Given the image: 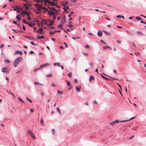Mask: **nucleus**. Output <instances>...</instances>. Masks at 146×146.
Wrapping results in <instances>:
<instances>
[{"instance_id": "e2e57ef3", "label": "nucleus", "mask_w": 146, "mask_h": 146, "mask_svg": "<svg viewBox=\"0 0 146 146\" xmlns=\"http://www.w3.org/2000/svg\"><path fill=\"white\" fill-rule=\"evenodd\" d=\"M47 77H51L52 76V74H48L47 75Z\"/></svg>"}, {"instance_id": "f257e3e1", "label": "nucleus", "mask_w": 146, "mask_h": 146, "mask_svg": "<svg viewBox=\"0 0 146 146\" xmlns=\"http://www.w3.org/2000/svg\"><path fill=\"white\" fill-rule=\"evenodd\" d=\"M50 11H49L48 10H44L43 12L44 13H46V11H48V15L50 16H52L53 19L55 20L56 19V16L58 12L60 11V10H49Z\"/></svg>"}, {"instance_id": "0e129e2a", "label": "nucleus", "mask_w": 146, "mask_h": 146, "mask_svg": "<svg viewBox=\"0 0 146 146\" xmlns=\"http://www.w3.org/2000/svg\"><path fill=\"white\" fill-rule=\"evenodd\" d=\"M135 117H132L130 119H128V121L131 120L135 118Z\"/></svg>"}, {"instance_id": "6e6552de", "label": "nucleus", "mask_w": 146, "mask_h": 146, "mask_svg": "<svg viewBox=\"0 0 146 146\" xmlns=\"http://www.w3.org/2000/svg\"><path fill=\"white\" fill-rule=\"evenodd\" d=\"M65 22V17H63V18L61 19L60 21V24H61L63 25L64 24V23Z\"/></svg>"}, {"instance_id": "cd10ccee", "label": "nucleus", "mask_w": 146, "mask_h": 146, "mask_svg": "<svg viewBox=\"0 0 146 146\" xmlns=\"http://www.w3.org/2000/svg\"><path fill=\"white\" fill-rule=\"evenodd\" d=\"M44 2L45 3L48 2L49 4H51V2L48 0H44Z\"/></svg>"}, {"instance_id": "0eeeda50", "label": "nucleus", "mask_w": 146, "mask_h": 146, "mask_svg": "<svg viewBox=\"0 0 146 146\" xmlns=\"http://www.w3.org/2000/svg\"><path fill=\"white\" fill-rule=\"evenodd\" d=\"M43 29L42 28H38V30L36 31V32L37 33H40V34H42V33Z\"/></svg>"}, {"instance_id": "aec40b11", "label": "nucleus", "mask_w": 146, "mask_h": 146, "mask_svg": "<svg viewBox=\"0 0 146 146\" xmlns=\"http://www.w3.org/2000/svg\"><path fill=\"white\" fill-rule=\"evenodd\" d=\"M45 38L44 36H38L37 37V38L39 39V38H41L42 39H44Z\"/></svg>"}, {"instance_id": "864d4df0", "label": "nucleus", "mask_w": 146, "mask_h": 146, "mask_svg": "<svg viewBox=\"0 0 146 146\" xmlns=\"http://www.w3.org/2000/svg\"><path fill=\"white\" fill-rule=\"evenodd\" d=\"M34 84L35 85H36L37 84H39V83L38 82H34Z\"/></svg>"}, {"instance_id": "58836bf2", "label": "nucleus", "mask_w": 146, "mask_h": 146, "mask_svg": "<svg viewBox=\"0 0 146 146\" xmlns=\"http://www.w3.org/2000/svg\"><path fill=\"white\" fill-rule=\"evenodd\" d=\"M66 82L67 83V85L68 86H70V82L68 81H66Z\"/></svg>"}, {"instance_id": "49530a36", "label": "nucleus", "mask_w": 146, "mask_h": 146, "mask_svg": "<svg viewBox=\"0 0 146 146\" xmlns=\"http://www.w3.org/2000/svg\"><path fill=\"white\" fill-rule=\"evenodd\" d=\"M48 27H50V28L49 29L51 30H52V29H55V28L54 27H52V26H51L50 27L48 26Z\"/></svg>"}, {"instance_id": "6e6d98bb", "label": "nucleus", "mask_w": 146, "mask_h": 146, "mask_svg": "<svg viewBox=\"0 0 146 146\" xmlns=\"http://www.w3.org/2000/svg\"><path fill=\"white\" fill-rule=\"evenodd\" d=\"M117 84L119 86V88H120V89H121V90H122V88H121V86H120V85L119 84V83H118L117 82Z\"/></svg>"}, {"instance_id": "39448f33", "label": "nucleus", "mask_w": 146, "mask_h": 146, "mask_svg": "<svg viewBox=\"0 0 146 146\" xmlns=\"http://www.w3.org/2000/svg\"><path fill=\"white\" fill-rule=\"evenodd\" d=\"M41 20H42V21L41 23V25L42 26H43V21L44 22V25H47V26H48V24L47 23V21L46 19H41Z\"/></svg>"}, {"instance_id": "79ce46f5", "label": "nucleus", "mask_w": 146, "mask_h": 146, "mask_svg": "<svg viewBox=\"0 0 146 146\" xmlns=\"http://www.w3.org/2000/svg\"><path fill=\"white\" fill-rule=\"evenodd\" d=\"M24 7V8L25 9H29V8H27L28 7L26 5H25Z\"/></svg>"}, {"instance_id": "423d86ee", "label": "nucleus", "mask_w": 146, "mask_h": 146, "mask_svg": "<svg viewBox=\"0 0 146 146\" xmlns=\"http://www.w3.org/2000/svg\"><path fill=\"white\" fill-rule=\"evenodd\" d=\"M120 121L119 120H116L114 121L111 122L110 123V124L111 125H114L115 124L118 123Z\"/></svg>"}, {"instance_id": "9d476101", "label": "nucleus", "mask_w": 146, "mask_h": 146, "mask_svg": "<svg viewBox=\"0 0 146 146\" xmlns=\"http://www.w3.org/2000/svg\"><path fill=\"white\" fill-rule=\"evenodd\" d=\"M25 38L30 40H35V38L33 36L31 37L30 36H25Z\"/></svg>"}, {"instance_id": "c756f323", "label": "nucleus", "mask_w": 146, "mask_h": 146, "mask_svg": "<svg viewBox=\"0 0 146 146\" xmlns=\"http://www.w3.org/2000/svg\"><path fill=\"white\" fill-rule=\"evenodd\" d=\"M135 18L138 21H140L141 19V18L140 17H136Z\"/></svg>"}, {"instance_id": "8fccbe9b", "label": "nucleus", "mask_w": 146, "mask_h": 146, "mask_svg": "<svg viewBox=\"0 0 146 146\" xmlns=\"http://www.w3.org/2000/svg\"><path fill=\"white\" fill-rule=\"evenodd\" d=\"M19 51L17 50L14 53V54H19Z\"/></svg>"}, {"instance_id": "a18cd8bd", "label": "nucleus", "mask_w": 146, "mask_h": 146, "mask_svg": "<svg viewBox=\"0 0 146 146\" xmlns=\"http://www.w3.org/2000/svg\"><path fill=\"white\" fill-rule=\"evenodd\" d=\"M33 21V22H36L37 23H38V21L36 19H34V20Z\"/></svg>"}, {"instance_id": "dca6fc26", "label": "nucleus", "mask_w": 146, "mask_h": 146, "mask_svg": "<svg viewBox=\"0 0 146 146\" xmlns=\"http://www.w3.org/2000/svg\"><path fill=\"white\" fill-rule=\"evenodd\" d=\"M100 74L101 75V76L103 77V78H104V79H105V80H110V79L109 78H107V77H105L103 75H102L101 74Z\"/></svg>"}, {"instance_id": "2f4dec72", "label": "nucleus", "mask_w": 146, "mask_h": 146, "mask_svg": "<svg viewBox=\"0 0 146 146\" xmlns=\"http://www.w3.org/2000/svg\"><path fill=\"white\" fill-rule=\"evenodd\" d=\"M66 29V30H67V31H72L73 30V29H74V28H71V29Z\"/></svg>"}, {"instance_id": "f8f14e48", "label": "nucleus", "mask_w": 146, "mask_h": 146, "mask_svg": "<svg viewBox=\"0 0 146 146\" xmlns=\"http://www.w3.org/2000/svg\"><path fill=\"white\" fill-rule=\"evenodd\" d=\"M76 90L78 92H80L81 91V86H80L79 87L76 86Z\"/></svg>"}, {"instance_id": "4c0bfd02", "label": "nucleus", "mask_w": 146, "mask_h": 146, "mask_svg": "<svg viewBox=\"0 0 146 146\" xmlns=\"http://www.w3.org/2000/svg\"><path fill=\"white\" fill-rule=\"evenodd\" d=\"M108 76V77L110 78H111L113 80H117V78H113L111 77H110V76Z\"/></svg>"}, {"instance_id": "bb28decb", "label": "nucleus", "mask_w": 146, "mask_h": 146, "mask_svg": "<svg viewBox=\"0 0 146 146\" xmlns=\"http://www.w3.org/2000/svg\"><path fill=\"white\" fill-rule=\"evenodd\" d=\"M13 9H21V8H18V7L17 6H15L13 7Z\"/></svg>"}, {"instance_id": "de8ad7c7", "label": "nucleus", "mask_w": 146, "mask_h": 146, "mask_svg": "<svg viewBox=\"0 0 146 146\" xmlns=\"http://www.w3.org/2000/svg\"><path fill=\"white\" fill-rule=\"evenodd\" d=\"M100 42L101 43H104L105 44H106V43L105 42H104V41L103 40H100Z\"/></svg>"}, {"instance_id": "5fc2aeb1", "label": "nucleus", "mask_w": 146, "mask_h": 146, "mask_svg": "<svg viewBox=\"0 0 146 146\" xmlns=\"http://www.w3.org/2000/svg\"><path fill=\"white\" fill-rule=\"evenodd\" d=\"M71 76L72 74L71 72H70L68 74V76L69 77H70Z\"/></svg>"}, {"instance_id": "4d7b16f0", "label": "nucleus", "mask_w": 146, "mask_h": 146, "mask_svg": "<svg viewBox=\"0 0 146 146\" xmlns=\"http://www.w3.org/2000/svg\"><path fill=\"white\" fill-rule=\"evenodd\" d=\"M89 47V46L88 44H87L85 46V48H87Z\"/></svg>"}, {"instance_id": "7ed1b4c3", "label": "nucleus", "mask_w": 146, "mask_h": 146, "mask_svg": "<svg viewBox=\"0 0 146 146\" xmlns=\"http://www.w3.org/2000/svg\"><path fill=\"white\" fill-rule=\"evenodd\" d=\"M23 58L21 57H19L17 58L14 60V66L16 68L18 65L19 63L22 61Z\"/></svg>"}, {"instance_id": "a878e982", "label": "nucleus", "mask_w": 146, "mask_h": 146, "mask_svg": "<svg viewBox=\"0 0 146 146\" xmlns=\"http://www.w3.org/2000/svg\"><path fill=\"white\" fill-rule=\"evenodd\" d=\"M137 33L138 34H139L140 35H143V34L142 33V32L141 31H137Z\"/></svg>"}, {"instance_id": "20e7f679", "label": "nucleus", "mask_w": 146, "mask_h": 146, "mask_svg": "<svg viewBox=\"0 0 146 146\" xmlns=\"http://www.w3.org/2000/svg\"><path fill=\"white\" fill-rule=\"evenodd\" d=\"M10 70V69L9 68H3L1 69L2 72H5L7 74L9 73Z\"/></svg>"}, {"instance_id": "72a5a7b5", "label": "nucleus", "mask_w": 146, "mask_h": 146, "mask_svg": "<svg viewBox=\"0 0 146 146\" xmlns=\"http://www.w3.org/2000/svg\"><path fill=\"white\" fill-rule=\"evenodd\" d=\"M31 137L33 139H35V135L33 134V133L32 135H30Z\"/></svg>"}, {"instance_id": "393cba45", "label": "nucleus", "mask_w": 146, "mask_h": 146, "mask_svg": "<svg viewBox=\"0 0 146 146\" xmlns=\"http://www.w3.org/2000/svg\"><path fill=\"white\" fill-rule=\"evenodd\" d=\"M22 23H24V24H27L28 23H27L26 20H25V19H24L22 21Z\"/></svg>"}, {"instance_id": "f3484780", "label": "nucleus", "mask_w": 146, "mask_h": 146, "mask_svg": "<svg viewBox=\"0 0 146 146\" xmlns=\"http://www.w3.org/2000/svg\"><path fill=\"white\" fill-rule=\"evenodd\" d=\"M97 34L99 36H100L102 35V31H98Z\"/></svg>"}, {"instance_id": "7c9ffc66", "label": "nucleus", "mask_w": 146, "mask_h": 146, "mask_svg": "<svg viewBox=\"0 0 146 146\" xmlns=\"http://www.w3.org/2000/svg\"><path fill=\"white\" fill-rule=\"evenodd\" d=\"M18 99L19 101H20L22 103H24V102L21 99V98L18 97Z\"/></svg>"}, {"instance_id": "680f3d73", "label": "nucleus", "mask_w": 146, "mask_h": 146, "mask_svg": "<svg viewBox=\"0 0 146 146\" xmlns=\"http://www.w3.org/2000/svg\"><path fill=\"white\" fill-rule=\"evenodd\" d=\"M34 54L35 53L33 51H30V52H29V54Z\"/></svg>"}, {"instance_id": "c03bdc74", "label": "nucleus", "mask_w": 146, "mask_h": 146, "mask_svg": "<svg viewBox=\"0 0 146 146\" xmlns=\"http://www.w3.org/2000/svg\"><path fill=\"white\" fill-rule=\"evenodd\" d=\"M135 54L136 56H139L140 54V53L138 52H136V53L135 52Z\"/></svg>"}, {"instance_id": "ddd939ff", "label": "nucleus", "mask_w": 146, "mask_h": 146, "mask_svg": "<svg viewBox=\"0 0 146 146\" xmlns=\"http://www.w3.org/2000/svg\"><path fill=\"white\" fill-rule=\"evenodd\" d=\"M27 24L30 27H33L35 25V23H33L31 22L29 23L28 22Z\"/></svg>"}, {"instance_id": "412c9836", "label": "nucleus", "mask_w": 146, "mask_h": 146, "mask_svg": "<svg viewBox=\"0 0 146 146\" xmlns=\"http://www.w3.org/2000/svg\"><path fill=\"white\" fill-rule=\"evenodd\" d=\"M109 48L110 49H111V48L110 47L108 46H105L103 47V49H106L107 48Z\"/></svg>"}, {"instance_id": "473e14b6", "label": "nucleus", "mask_w": 146, "mask_h": 146, "mask_svg": "<svg viewBox=\"0 0 146 146\" xmlns=\"http://www.w3.org/2000/svg\"><path fill=\"white\" fill-rule=\"evenodd\" d=\"M95 10L96 11H99V12H102V13H106V11H99V10Z\"/></svg>"}, {"instance_id": "bf43d9fd", "label": "nucleus", "mask_w": 146, "mask_h": 146, "mask_svg": "<svg viewBox=\"0 0 146 146\" xmlns=\"http://www.w3.org/2000/svg\"><path fill=\"white\" fill-rule=\"evenodd\" d=\"M128 120H121V121H120L119 122H126L127 121H128Z\"/></svg>"}, {"instance_id": "c9c22d12", "label": "nucleus", "mask_w": 146, "mask_h": 146, "mask_svg": "<svg viewBox=\"0 0 146 146\" xmlns=\"http://www.w3.org/2000/svg\"><path fill=\"white\" fill-rule=\"evenodd\" d=\"M77 59L75 57H74L73 58V60L75 61V63H76L77 62Z\"/></svg>"}, {"instance_id": "f704fd0d", "label": "nucleus", "mask_w": 146, "mask_h": 146, "mask_svg": "<svg viewBox=\"0 0 146 146\" xmlns=\"http://www.w3.org/2000/svg\"><path fill=\"white\" fill-rule=\"evenodd\" d=\"M12 30L15 33H18V31L15 30L13 29H12Z\"/></svg>"}, {"instance_id": "f03ea898", "label": "nucleus", "mask_w": 146, "mask_h": 146, "mask_svg": "<svg viewBox=\"0 0 146 146\" xmlns=\"http://www.w3.org/2000/svg\"><path fill=\"white\" fill-rule=\"evenodd\" d=\"M17 10L16 11L17 13H19L20 12V11H22V12L20 14H21L22 16H23L24 15H25L27 16L29 15V12H30L26 11V10ZM14 11L17 10H13Z\"/></svg>"}, {"instance_id": "e433bc0d", "label": "nucleus", "mask_w": 146, "mask_h": 146, "mask_svg": "<svg viewBox=\"0 0 146 146\" xmlns=\"http://www.w3.org/2000/svg\"><path fill=\"white\" fill-rule=\"evenodd\" d=\"M26 98L27 100H28V101H29V102H32V100H31L30 99H29L27 97H26Z\"/></svg>"}, {"instance_id": "13d9d810", "label": "nucleus", "mask_w": 146, "mask_h": 146, "mask_svg": "<svg viewBox=\"0 0 146 146\" xmlns=\"http://www.w3.org/2000/svg\"><path fill=\"white\" fill-rule=\"evenodd\" d=\"M19 54L21 55H22L23 54V53L21 51H19Z\"/></svg>"}, {"instance_id": "ea45409f", "label": "nucleus", "mask_w": 146, "mask_h": 146, "mask_svg": "<svg viewBox=\"0 0 146 146\" xmlns=\"http://www.w3.org/2000/svg\"><path fill=\"white\" fill-rule=\"evenodd\" d=\"M57 94H59V93H60L61 94H62L63 93V92L62 91H60L59 90H58L57 91Z\"/></svg>"}, {"instance_id": "1a4fd4ad", "label": "nucleus", "mask_w": 146, "mask_h": 146, "mask_svg": "<svg viewBox=\"0 0 146 146\" xmlns=\"http://www.w3.org/2000/svg\"><path fill=\"white\" fill-rule=\"evenodd\" d=\"M49 65H50L49 64H47V63H45V64H42L41 65H40V66L39 67L40 68H43L47 66H49Z\"/></svg>"}, {"instance_id": "052dcab7", "label": "nucleus", "mask_w": 146, "mask_h": 146, "mask_svg": "<svg viewBox=\"0 0 146 146\" xmlns=\"http://www.w3.org/2000/svg\"><path fill=\"white\" fill-rule=\"evenodd\" d=\"M13 23L15 24V25H17V23L15 21H13Z\"/></svg>"}, {"instance_id": "69168bd1", "label": "nucleus", "mask_w": 146, "mask_h": 146, "mask_svg": "<svg viewBox=\"0 0 146 146\" xmlns=\"http://www.w3.org/2000/svg\"><path fill=\"white\" fill-rule=\"evenodd\" d=\"M135 117H132L130 119H128V121L131 120L135 118Z\"/></svg>"}, {"instance_id": "c85d7f7f", "label": "nucleus", "mask_w": 146, "mask_h": 146, "mask_svg": "<svg viewBox=\"0 0 146 146\" xmlns=\"http://www.w3.org/2000/svg\"><path fill=\"white\" fill-rule=\"evenodd\" d=\"M74 13V11H71L70 12V13L68 15V17H70L71 16L72 14V13Z\"/></svg>"}, {"instance_id": "3c124183", "label": "nucleus", "mask_w": 146, "mask_h": 146, "mask_svg": "<svg viewBox=\"0 0 146 146\" xmlns=\"http://www.w3.org/2000/svg\"><path fill=\"white\" fill-rule=\"evenodd\" d=\"M67 26L69 27L70 28H71L72 27V28H74L73 25L71 24H70L69 25H67Z\"/></svg>"}, {"instance_id": "774afa93", "label": "nucleus", "mask_w": 146, "mask_h": 146, "mask_svg": "<svg viewBox=\"0 0 146 146\" xmlns=\"http://www.w3.org/2000/svg\"><path fill=\"white\" fill-rule=\"evenodd\" d=\"M116 17L118 18H120L121 17V16L120 15H117Z\"/></svg>"}, {"instance_id": "4be33fe9", "label": "nucleus", "mask_w": 146, "mask_h": 146, "mask_svg": "<svg viewBox=\"0 0 146 146\" xmlns=\"http://www.w3.org/2000/svg\"><path fill=\"white\" fill-rule=\"evenodd\" d=\"M20 14H19L16 16V18L19 21H20L21 20V19L19 17L20 16Z\"/></svg>"}, {"instance_id": "a19ab883", "label": "nucleus", "mask_w": 146, "mask_h": 146, "mask_svg": "<svg viewBox=\"0 0 146 146\" xmlns=\"http://www.w3.org/2000/svg\"><path fill=\"white\" fill-rule=\"evenodd\" d=\"M56 110H57V111H58L60 114H61L60 111V110L59 108H57Z\"/></svg>"}, {"instance_id": "09e8293b", "label": "nucleus", "mask_w": 146, "mask_h": 146, "mask_svg": "<svg viewBox=\"0 0 146 146\" xmlns=\"http://www.w3.org/2000/svg\"><path fill=\"white\" fill-rule=\"evenodd\" d=\"M22 26H23V30L24 31H25L26 30V28H25V27L24 26V25L22 24Z\"/></svg>"}, {"instance_id": "603ef678", "label": "nucleus", "mask_w": 146, "mask_h": 146, "mask_svg": "<svg viewBox=\"0 0 146 146\" xmlns=\"http://www.w3.org/2000/svg\"><path fill=\"white\" fill-rule=\"evenodd\" d=\"M50 4L52 6H54L56 5V3L53 2L52 3L51 2V4Z\"/></svg>"}, {"instance_id": "2eb2a0df", "label": "nucleus", "mask_w": 146, "mask_h": 146, "mask_svg": "<svg viewBox=\"0 0 146 146\" xmlns=\"http://www.w3.org/2000/svg\"><path fill=\"white\" fill-rule=\"evenodd\" d=\"M102 31L105 34H106V35H110V33L109 32H108L107 31H105L104 30H102Z\"/></svg>"}, {"instance_id": "6ab92c4d", "label": "nucleus", "mask_w": 146, "mask_h": 146, "mask_svg": "<svg viewBox=\"0 0 146 146\" xmlns=\"http://www.w3.org/2000/svg\"><path fill=\"white\" fill-rule=\"evenodd\" d=\"M63 27V25L62 24H60L59 25L57 26V27L60 29H63L64 28L62 27Z\"/></svg>"}, {"instance_id": "a211bd4d", "label": "nucleus", "mask_w": 146, "mask_h": 146, "mask_svg": "<svg viewBox=\"0 0 146 146\" xmlns=\"http://www.w3.org/2000/svg\"><path fill=\"white\" fill-rule=\"evenodd\" d=\"M95 79L94 78V76H90L89 78V81L91 82L92 80H94Z\"/></svg>"}, {"instance_id": "4468645a", "label": "nucleus", "mask_w": 146, "mask_h": 146, "mask_svg": "<svg viewBox=\"0 0 146 146\" xmlns=\"http://www.w3.org/2000/svg\"><path fill=\"white\" fill-rule=\"evenodd\" d=\"M48 21L50 23V24H48V26H52L53 25V23L54 22V21L53 20H52L51 21H50V20H48Z\"/></svg>"}, {"instance_id": "338daca9", "label": "nucleus", "mask_w": 146, "mask_h": 146, "mask_svg": "<svg viewBox=\"0 0 146 146\" xmlns=\"http://www.w3.org/2000/svg\"><path fill=\"white\" fill-rule=\"evenodd\" d=\"M63 43H64V44H65L66 47V48H68V46L67 45L66 43L65 42H63Z\"/></svg>"}, {"instance_id": "5701e85b", "label": "nucleus", "mask_w": 146, "mask_h": 146, "mask_svg": "<svg viewBox=\"0 0 146 146\" xmlns=\"http://www.w3.org/2000/svg\"><path fill=\"white\" fill-rule=\"evenodd\" d=\"M10 62V61L9 60L5 59L4 60V62L6 64H8Z\"/></svg>"}, {"instance_id": "37998d69", "label": "nucleus", "mask_w": 146, "mask_h": 146, "mask_svg": "<svg viewBox=\"0 0 146 146\" xmlns=\"http://www.w3.org/2000/svg\"><path fill=\"white\" fill-rule=\"evenodd\" d=\"M52 134L53 135H54L55 133V130L54 129H52Z\"/></svg>"}, {"instance_id": "9b49d317", "label": "nucleus", "mask_w": 146, "mask_h": 146, "mask_svg": "<svg viewBox=\"0 0 146 146\" xmlns=\"http://www.w3.org/2000/svg\"><path fill=\"white\" fill-rule=\"evenodd\" d=\"M34 12H35V13L37 14H39L41 12L42 10H33Z\"/></svg>"}, {"instance_id": "b1692460", "label": "nucleus", "mask_w": 146, "mask_h": 146, "mask_svg": "<svg viewBox=\"0 0 146 146\" xmlns=\"http://www.w3.org/2000/svg\"><path fill=\"white\" fill-rule=\"evenodd\" d=\"M27 132L29 134V135H32L33 133L31 132V131L30 130H28Z\"/></svg>"}]
</instances>
